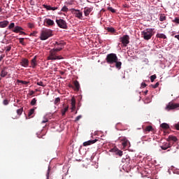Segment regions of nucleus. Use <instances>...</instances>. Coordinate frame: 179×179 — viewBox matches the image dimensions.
Wrapping results in <instances>:
<instances>
[{
  "label": "nucleus",
  "mask_w": 179,
  "mask_h": 179,
  "mask_svg": "<svg viewBox=\"0 0 179 179\" xmlns=\"http://www.w3.org/2000/svg\"><path fill=\"white\" fill-rule=\"evenodd\" d=\"M59 51H62V48H56L50 50L48 59L52 61L57 59H64L62 56H57V52H59Z\"/></svg>",
  "instance_id": "obj_1"
},
{
  "label": "nucleus",
  "mask_w": 179,
  "mask_h": 179,
  "mask_svg": "<svg viewBox=\"0 0 179 179\" xmlns=\"http://www.w3.org/2000/svg\"><path fill=\"white\" fill-rule=\"evenodd\" d=\"M106 61L107 64H109L110 65H113V64H115V62L118 61V57H117V55L115 53H110L107 55Z\"/></svg>",
  "instance_id": "obj_2"
},
{
  "label": "nucleus",
  "mask_w": 179,
  "mask_h": 179,
  "mask_svg": "<svg viewBox=\"0 0 179 179\" xmlns=\"http://www.w3.org/2000/svg\"><path fill=\"white\" fill-rule=\"evenodd\" d=\"M52 36V31L51 29H44L41 31L40 38L42 41L47 40Z\"/></svg>",
  "instance_id": "obj_3"
},
{
  "label": "nucleus",
  "mask_w": 179,
  "mask_h": 179,
  "mask_svg": "<svg viewBox=\"0 0 179 179\" xmlns=\"http://www.w3.org/2000/svg\"><path fill=\"white\" fill-rule=\"evenodd\" d=\"M141 34L144 38V40H150L152 36H153V29H147L141 32Z\"/></svg>",
  "instance_id": "obj_4"
},
{
  "label": "nucleus",
  "mask_w": 179,
  "mask_h": 179,
  "mask_svg": "<svg viewBox=\"0 0 179 179\" xmlns=\"http://www.w3.org/2000/svg\"><path fill=\"white\" fill-rule=\"evenodd\" d=\"M71 13L75 15L76 17L82 20L83 19V13H82L80 10H76L75 8H71Z\"/></svg>",
  "instance_id": "obj_5"
},
{
  "label": "nucleus",
  "mask_w": 179,
  "mask_h": 179,
  "mask_svg": "<svg viewBox=\"0 0 179 179\" xmlns=\"http://www.w3.org/2000/svg\"><path fill=\"white\" fill-rule=\"evenodd\" d=\"M178 107H179V103L169 102L166 105L165 110H166V111H170L171 110H176V108H178Z\"/></svg>",
  "instance_id": "obj_6"
},
{
  "label": "nucleus",
  "mask_w": 179,
  "mask_h": 179,
  "mask_svg": "<svg viewBox=\"0 0 179 179\" xmlns=\"http://www.w3.org/2000/svg\"><path fill=\"white\" fill-rule=\"evenodd\" d=\"M56 23L60 29H67L66 22L62 19L56 20Z\"/></svg>",
  "instance_id": "obj_7"
},
{
  "label": "nucleus",
  "mask_w": 179,
  "mask_h": 179,
  "mask_svg": "<svg viewBox=\"0 0 179 179\" xmlns=\"http://www.w3.org/2000/svg\"><path fill=\"white\" fill-rule=\"evenodd\" d=\"M120 41L124 47H127L129 44V36L124 35L120 38Z\"/></svg>",
  "instance_id": "obj_8"
},
{
  "label": "nucleus",
  "mask_w": 179,
  "mask_h": 179,
  "mask_svg": "<svg viewBox=\"0 0 179 179\" xmlns=\"http://www.w3.org/2000/svg\"><path fill=\"white\" fill-rule=\"evenodd\" d=\"M73 84L74 86L70 84L69 87L74 89L76 92H79V90L80 89V85L79 84V82L78 80H74Z\"/></svg>",
  "instance_id": "obj_9"
},
{
  "label": "nucleus",
  "mask_w": 179,
  "mask_h": 179,
  "mask_svg": "<svg viewBox=\"0 0 179 179\" xmlns=\"http://www.w3.org/2000/svg\"><path fill=\"white\" fill-rule=\"evenodd\" d=\"M99 139L95 138L94 140H90L88 141H85L83 143V146H90V145H93V143H96Z\"/></svg>",
  "instance_id": "obj_10"
},
{
  "label": "nucleus",
  "mask_w": 179,
  "mask_h": 179,
  "mask_svg": "<svg viewBox=\"0 0 179 179\" xmlns=\"http://www.w3.org/2000/svg\"><path fill=\"white\" fill-rule=\"evenodd\" d=\"M8 75H9V70L8 68L5 67L1 70V78H5L6 76H8Z\"/></svg>",
  "instance_id": "obj_11"
},
{
  "label": "nucleus",
  "mask_w": 179,
  "mask_h": 179,
  "mask_svg": "<svg viewBox=\"0 0 179 179\" xmlns=\"http://www.w3.org/2000/svg\"><path fill=\"white\" fill-rule=\"evenodd\" d=\"M110 152H113L114 153H115V155H117V156H120V157L121 156H122V151L118 150L117 148H113L110 149Z\"/></svg>",
  "instance_id": "obj_12"
},
{
  "label": "nucleus",
  "mask_w": 179,
  "mask_h": 179,
  "mask_svg": "<svg viewBox=\"0 0 179 179\" xmlns=\"http://www.w3.org/2000/svg\"><path fill=\"white\" fill-rule=\"evenodd\" d=\"M37 66V56H34V57L31 60V67L34 69Z\"/></svg>",
  "instance_id": "obj_13"
},
{
  "label": "nucleus",
  "mask_w": 179,
  "mask_h": 179,
  "mask_svg": "<svg viewBox=\"0 0 179 179\" xmlns=\"http://www.w3.org/2000/svg\"><path fill=\"white\" fill-rule=\"evenodd\" d=\"M92 10H93V8L85 7L84 8L85 16H89V15H90Z\"/></svg>",
  "instance_id": "obj_14"
},
{
  "label": "nucleus",
  "mask_w": 179,
  "mask_h": 179,
  "mask_svg": "<svg viewBox=\"0 0 179 179\" xmlns=\"http://www.w3.org/2000/svg\"><path fill=\"white\" fill-rule=\"evenodd\" d=\"M20 66H24V68H27V66H29V59H22L20 62Z\"/></svg>",
  "instance_id": "obj_15"
},
{
  "label": "nucleus",
  "mask_w": 179,
  "mask_h": 179,
  "mask_svg": "<svg viewBox=\"0 0 179 179\" xmlns=\"http://www.w3.org/2000/svg\"><path fill=\"white\" fill-rule=\"evenodd\" d=\"M63 106L64 107V108H62L61 110V113H62V115L64 117V115L66 114V112L68 111V110H69V106H65V104H63Z\"/></svg>",
  "instance_id": "obj_16"
},
{
  "label": "nucleus",
  "mask_w": 179,
  "mask_h": 179,
  "mask_svg": "<svg viewBox=\"0 0 179 179\" xmlns=\"http://www.w3.org/2000/svg\"><path fill=\"white\" fill-rule=\"evenodd\" d=\"M169 148H171V145H170V143H165L163 145L161 146V148L162 150H167Z\"/></svg>",
  "instance_id": "obj_17"
},
{
  "label": "nucleus",
  "mask_w": 179,
  "mask_h": 179,
  "mask_svg": "<svg viewBox=\"0 0 179 179\" xmlns=\"http://www.w3.org/2000/svg\"><path fill=\"white\" fill-rule=\"evenodd\" d=\"M22 30H23L22 27L16 26V27H14L13 29H12V31H13V33H20V31H22Z\"/></svg>",
  "instance_id": "obj_18"
},
{
  "label": "nucleus",
  "mask_w": 179,
  "mask_h": 179,
  "mask_svg": "<svg viewBox=\"0 0 179 179\" xmlns=\"http://www.w3.org/2000/svg\"><path fill=\"white\" fill-rule=\"evenodd\" d=\"M8 24H9V21H3V22H0V27L1 28H4L6 27V26H8Z\"/></svg>",
  "instance_id": "obj_19"
},
{
  "label": "nucleus",
  "mask_w": 179,
  "mask_h": 179,
  "mask_svg": "<svg viewBox=\"0 0 179 179\" xmlns=\"http://www.w3.org/2000/svg\"><path fill=\"white\" fill-rule=\"evenodd\" d=\"M46 24L48 26H54V24H55V23L54 22V20L51 19H46Z\"/></svg>",
  "instance_id": "obj_20"
},
{
  "label": "nucleus",
  "mask_w": 179,
  "mask_h": 179,
  "mask_svg": "<svg viewBox=\"0 0 179 179\" xmlns=\"http://www.w3.org/2000/svg\"><path fill=\"white\" fill-rule=\"evenodd\" d=\"M105 30H107L108 33H115V29L114 27H105Z\"/></svg>",
  "instance_id": "obj_21"
},
{
  "label": "nucleus",
  "mask_w": 179,
  "mask_h": 179,
  "mask_svg": "<svg viewBox=\"0 0 179 179\" xmlns=\"http://www.w3.org/2000/svg\"><path fill=\"white\" fill-rule=\"evenodd\" d=\"M122 145L124 148H127V146H128V143H129V141H127V138H123L122 140Z\"/></svg>",
  "instance_id": "obj_22"
},
{
  "label": "nucleus",
  "mask_w": 179,
  "mask_h": 179,
  "mask_svg": "<svg viewBox=\"0 0 179 179\" xmlns=\"http://www.w3.org/2000/svg\"><path fill=\"white\" fill-rule=\"evenodd\" d=\"M168 141H173V142H177L178 139H177V137L175 136H169L168 138Z\"/></svg>",
  "instance_id": "obj_23"
},
{
  "label": "nucleus",
  "mask_w": 179,
  "mask_h": 179,
  "mask_svg": "<svg viewBox=\"0 0 179 179\" xmlns=\"http://www.w3.org/2000/svg\"><path fill=\"white\" fill-rule=\"evenodd\" d=\"M157 37H158V38H163L164 40H166V38H167V36H166L164 34H157Z\"/></svg>",
  "instance_id": "obj_24"
},
{
  "label": "nucleus",
  "mask_w": 179,
  "mask_h": 179,
  "mask_svg": "<svg viewBox=\"0 0 179 179\" xmlns=\"http://www.w3.org/2000/svg\"><path fill=\"white\" fill-rule=\"evenodd\" d=\"M115 66L117 69H121V65H122V63L121 62H118V60H117L115 62Z\"/></svg>",
  "instance_id": "obj_25"
},
{
  "label": "nucleus",
  "mask_w": 179,
  "mask_h": 179,
  "mask_svg": "<svg viewBox=\"0 0 179 179\" xmlns=\"http://www.w3.org/2000/svg\"><path fill=\"white\" fill-rule=\"evenodd\" d=\"M161 128H163V129H169L170 128V126L167 123H162L161 124Z\"/></svg>",
  "instance_id": "obj_26"
},
{
  "label": "nucleus",
  "mask_w": 179,
  "mask_h": 179,
  "mask_svg": "<svg viewBox=\"0 0 179 179\" xmlns=\"http://www.w3.org/2000/svg\"><path fill=\"white\" fill-rule=\"evenodd\" d=\"M153 131V127L152 126H147L145 129V132H150Z\"/></svg>",
  "instance_id": "obj_27"
},
{
  "label": "nucleus",
  "mask_w": 179,
  "mask_h": 179,
  "mask_svg": "<svg viewBox=\"0 0 179 179\" xmlns=\"http://www.w3.org/2000/svg\"><path fill=\"white\" fill-rule=\"evenodd\" d=\"M166 17L164 14H161L160 17H159V20L160 22H164V20H166Z\"/></svg>",
  "instance_id": "obj_28"
},
{
  "label": "nucleus",
  "mask_w": 179,
  "mask_h": 179,
  "mask_svg": "<svg viewBox=\"0 0 179 179\" xmlns=\"http://www.w3.org/2000/svg\"><path fill=\"white\" fill-rule=\"evenodd\" d=\"M17 83H22V85H29V82L24 80H17Z\"/></svg>",
  "instance_id": "obj_29"
},
{
  "label": "nucleus",
  "mask_w": 179,
  "mask_h": 179,
  "mask_svg": "<svg viewBox=\"0 0 179 179\" xmlns=\"http://www.w3.org/2000/svg\"><path fill=\"white\" fill-rule=\"evenodd\" d=\"M19 41L20 44H22V45H26V44L24 43V38H20Z\"/></svg>",
  "instance_id": "obj_30"
},
{
  "label": "nucleus",
  "mask_w": 179,
  "mask_h": 179,
  "mask_svg": "<svg viewBox=\"0 0 179 179\" xmlns=\"http://www.w3.org/2000/svg\"><path fill=\"white\" fill-rule=\"evenodd\" d=\"M22 113H23V108H21L17 110V115H22Z\"/></svg>",
  "instance_id": "obj_31"
},
{
  "label": "nucleus",
  "mask_w": 179,
  "mask_h": 179,
  "mask_svg": "<svg viewBox=\"0 0 179 179\" xmlns=\"http://www.w3.org/2000/svg\"><path fill=\"white\" fill-rule=\"evenodd\" d=\"M34 114V108L30 109L29 113H28V117H31Z\"/></svg>",
  "instance_id": "obj_32"
},
{
  "label": "nucleus",
  "mask_w": 179,
  "mask_h": 179,
  "mask_svg": "<svg viewBox=\"0 0 179 179\" xmlns=\"http://www.w3.org/2000/svg\"><path fill=\"white\" fill-rule=\"evenodd\" d=\"M51 171V168L50 166H48V169L46 173V179H50V172Z\"/></svg>",
  "instance_id": "obj_33"
},
{
  "label": "nucleus",
  "mask_w": 179,
  "mask_h": 179,
  "mask_svg": "<svg viewBox=\"0 0 179 179\" xmlns=\"http://www.w3.org/2000/svg\"><path fill=\"white\" fill-rule=\"evenodd\" d=\"M71 106H76V99H75V97L71 98Z\"/></svg>",
  "instance_id": "obj_34"
},
{
  "label": "nucleus",
  "mask_w": 179,
  "mask_h": 179,
  "mask_svg": "<svg viewBox=\"0 0 179 179\" xmlns=\"http://www.w3.org/2000/svg\"><path fill=\"white\" fill-rule=\"evenodd\" d=\"M36 103H37V99H36V98H34L31 101V106H36Z\"/></svg>",
  "instance_id": "obj_35"
},
{
  "label": "nucleus",
  "mask_w": 179,
  "mask_h": 179,
  "mask_svg": "<svg viewBox=\"0 0 179 179\" xmlns=\"http://www.w3.org/2000/svg\"><path fill=\"white\" fill-rule=\"evenodd\" d=\"M43 6L45 8V9H47V10H51V6L43 4Z\"/></svg>",
  "instance_id": "obj_36"
},
{
  "label": "nucleus",
  "mask_w": 179,
  "mask_h": 179,
  "mask_svg": "<svg viewBox=\"0 0 179 179\" xmlns=\"http://www.w3.org/2000/svg\"><path fill=\"white\" fill-rule=\"evenodd\" d=\"M6 49V52H9V51H10V50H12V46L9 45L5 48Z\"/></svg>",
  "instance_id": "obj_37"
},
{
  "label": "nucleus",
  "mask_w": 179,
  "mask_h": 179,
  "mask_svg": "<svg viewBox=\"0 0 179 179\" xmlns=\"http://www.w3.org/2000/svg\"><path fill=\"white\" fill-rule=\"evenodd\" d=\"M156 78H157L156 74L151 76H150V81L151 82H155V80L156 79Z\"/></svg>",
  "instance_id": "obj_38"
},
{
  "label": "nucleus",
  "mask_w": 179,
  "mask_h": 179,
  "mask_svg": "<svg viewBox=\"0 0 179 179\" xmlns=\"http://www.w3.org/2000/svg\"><path fill=\"white\" fill-rule=\"evenodd\" d=\"M108 10H110L112 13H115V9L113 8V7H108Z\"/></svg>",
  "instance_id": "obj_39"
},
{
  "label": "nucleus",
  "mask_w": 179,
  "mask_h": 179,
  "mask_svg": "<svg viewBox=\"0 0 179 179\" xmlns=\"http://www.w3.org/2000/svg\"><path fill=\"white\" fill-rule=\"evenodd\" d=\"M13 27L15 28V23L12 22L8 26V29H9V30H12V29H13Z\"/></svg>",
  "instance_id": "obj_40"
},
{
  "label": "nucleus",
  "mask_w": 179,
  "mask_h": 179,
  "mask_svg": "<svg viewBox=\"0 0 179 179\" xmlns=\"http://www.w3.org/2000/svg\"><path fill=\"white\" fill-rule=\"evenodd\" d=\"M36 84L38 85V86H42L43 87H44V86H45L44 85V83H43V81L37 82Z\"/></svg>",
  "instance_id": "obj_41"
},
{
  "label": "nucleus",
  "mask_w": 179,
  "mask_h": 179,
  "mask_svg": "<svg viewBox=\"0 0 179 179\" xmlns=\"http://www.w3.org/2000/svg\"><path fill=\"white\" fill-rule=\"evenodd\" d=\"M61 10L62 12H68V7H66V6H64L62 7Z\"/></svg>",
  "instance_id": "obj_42"
},
{
  "label": "nucleus",
  "mask_w": 179,
  "mask_h": 179,
  "mask_svg": "<svg viewBox=\"0 0 179 179\" xmlns=\"http://www.w3.org/2000/svg\"><path fill=\"white\" fill-rule=\"evenodd\" d=\"M61 101V99L59 97H57L55 100V104H58Z\"/></svg>",
  "instance_id": "obj_43"
},
{
  "label": "nucleus",
  "mask_w": 179,
  "mask_h": 179,
  "mask_svg": "<svg viewBox=\"0 0 179 179\" xmlns=\"http://www.w3.org/2000/svg\"><path fill=\"white\" fill-rule=\"evenodd\" d=\"M3 106H8V104H9V101L8 99L3 100Z\"/></svg>",
  "instance_id": "obj_44"
},
{
  "label": "nucleus",
  "mask_w": 179,
  "mask_h": 179,
  "mask_svg": "<svg viewBox=\"0 0 179 179\" xmlns=\"http://www.w3.org/2000/svg\"><path fill=\"white\" fill-rule=\"evenodd\" d=\"M173 23H177L178 24H179V17H176L173 20Z\"/></svg>",
  "instance_id": "obj_45"
},
{
  "label": "nucleus",
  "mask_w": 179,
  "mask_h": 179,
  "mask_svg": "<svg viewBox=\"0 0 179 179\" xmlns=\"http://www.w3.org/2000/svg\"><path fill=\"white\" fill-rule=\"evenodd\" d=\"M82 118V115H80L76 117L75 122H77V121H79Z\"/></svg>",
  "instance_id": "obj_46"
},
{
  "label": "nucleus",
  "mask_w": 179,
  "mask_h": 179,
  "mask_svg": "<svg viewBox=\"0 0 179 179\" xmlns=\"http://www.w3.org/2000/svg\"><path fill=\"white\" fill-rule=\"evenodd\" d=\"M159 83H156L155 85H152V87H153V89H157V87H159Z\"/></svg>",
  "instance_id": "obj_47"
},
{
  "label": "nucleus",
  "mask_w": 179,
  "mask_h": 179,
  "mask_svg": "<svg viewBox=\"0 0 179 179\" xmlns=\"http://www.w3.org/2000/svg\"><path fill=\"white\" fill-rule=\"evenodd\" d=\"M28 27H29V29H33L34 27V24L28 23Z\"/></svg>",
  "instance_id": "obj_48"
},
{
  "label": "nucleus",
  "mask_w": 179,
  "mask_h": 179,
  "mask_svg": "<svg viewBox=\"0 0 179 179\" xmlns=\"http://www.w3.org/2000/svg\"><path fill=\"white\" fill-rule=\"evenodd\" d=\"M64 43H62V42H60V43L58 45V48H62V47L64 46Z\"/></svg>",
  "instance_id": "obj_49"
},
{
  "label": "nucleus",
  "mask_w": 179,
  "mask_h": 179,
  "mask_svg": "<svg viewBox=\"0 0 179 179\" xmlns=\"http://www.w3.org/2000/svg\"><path fill=\"white\" fill-rule=\"evenodd\" d=\"M146 86H147L146 83H141V87L144 88V87H146Z\"/></svg>",
  "instance_id": "obj_50"
},
{
  "label": "nucleus",
  "mask_w": 179,
  "mask_h": 179,
  "mask_svg": "<svg viewBox=\"0 0 179 179\" xmlns=\"http://www.w3.org/2000/svg\"><path fill=\"white\" fill-rule=\"evenodd\" d=\"M58 9V7H51L50 10H57Z\"/></svg>",
  "instance_id": "obj_51"
},
{
  "label": "nucleus",
  "mask_w": 179,
  "mask_h": 179,
  "mask_svg": "<svg viewBox=\"0 0 179 179\" xmlns=\"http://www.w3.org/2000/svg\"><path fill=\"white\" fill-rule=\"evenodd\" d=\"M45 122H48V119H45V120L42 121V124H45Z\"/></svg>",
  "instance_id": "obj_52"
},
{
  "label": "nucleus",
  "mask_w": 179,
  "mask_h": 179,
  "mask_svg": "<svg viewBox=\"0 0 179 179\" xmlns=\"http://www.w3.org/2000/svg\"><path fill=\"white\" fill-rule=\"evenodd\" d=\"M175 127H176V129L178 131H179V124H176L175 125Z\"/></svg>",
  "instance_id": "obj_53"
},
{
  "label": "nucleus",
  "mask_w": 179,
  "mask_h": 179,
  "mask_svg": "<svg viewBox=\"0 0 179 179\" xmlns=\"http://www.w3.org/2000/svg\"><path fill=\"white\" fill-rule=\"evenodd\" d=\"M33 94H34V91H30L29 96H33Z\"/></svg>",
  "instance_id": "obj_54"
},
{
  "label": "nucleus",
  "mask_w": 179,
  "mask_h": 179,
  "mask_svg": "<svg viewBox=\"0 0 179 179\" xmlns=\"http://www.w3.org/2000/svg\"><path fill=\"white\" fill-rule=\"evenodd\" d=\"M75 108H76V106H71L72 111L75 110Z\"/></svg>",
  "instance_id": "obj_55"
},
{
  "label": "nucleus",
  "mask_w": 179,
  "mask_h": 179,
  "mask_svg": "<svg viewBox=\"0 0 179 179\" xmlns=\"http://www.w3.org/2000/svg\"><path fill=\"white\" fill-rule=\"evenodd\" d=\"M20 34H24V36H26V32L20 31Z\"/></svg>",
  "instance_id": "obj_56"
},
{
  "label": "nucleus",
  "mask_w": 179,
  "mask_h": 179,
  "mask_svg": "<svg viewBox=\"0 0 179 179\" xmlns=\"http://www.w3.org/2000/svg\"><path fill=\"white\" fill-rule=\"evenodd\" d=\"M60 43H61V42H57V41H56V42H55L54 45H59Z\"/></svg>",
  "instance_id": "obj_57"
},
{
  "label": "nucleus",
  "mask_w": 179,
  "mask_h": 179,
  "mask_svg": "<svg viewBox=\"0 0 179 179\" xmlns=\"http://www.w3.org/2000/svg\"><path fill=\"white\" fill-rule=\"evenodd\" d=\"M37 34V31H34L32 34H31V36H36Z\"/></svg>",
  "instance_id": "obj_58"
},
{
  "label": "nucleus",
  "mask_w": 179,
  "mask_h": 179,
  "mask_svg": "<svg viewBox=\"0 0 179 179\" xmlns=\"http://www.w3.org/2000/svg\"><path fill=\"white\" fill-rule=\"evenodd\" d=\"M2 59H3V55H1V56L0 57V62L2 61Z\"/></svg>",
  "instance_id": "obj_59"
},
{
  "label": "nucleus",
  "mask_w": 179,
  "mask_h": 179,
  "mask_svg": "<svg viewBox=\"0 0 179 179\" xmlns=\"http://www.w3.org/2000/svg\"><path fill=\"white\" fill-rule=\"evenodd\" d=\"M149 91L148 90H146V91H145V94H148V92Z\"/></svg>",
  "instance_id": "obj_60"
},
{
  "label": "nucleus",
  "mask_w": 179,
  "mask_h": 179,
  "mask_svg": "<svg viewBox=\"0 0 179 179\" xmlns=\"http://www.w3.org/2000/svg\"><path fill=\"white\" fill-rule=\"evenodd\" d=\"M62 75H64V72H62Z\"/></svg>",
  "instance_id": "obj_61"
}]
</instances>
